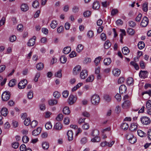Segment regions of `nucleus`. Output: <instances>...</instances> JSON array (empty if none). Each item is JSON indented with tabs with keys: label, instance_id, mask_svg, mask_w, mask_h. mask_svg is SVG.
I'll return each instance as SVG.
<instances>
[{
	"label": "nucleus",
	"instance_id": "nucleus-1",
	"mask_svg": "<svg viewBox=\"0 0 151 151\" xmlns=\"http://www.w3.org/2000/svg\"><path fill=\"white\" fill-rule=\"evenodd\" d=\"M126 137L127 139L128 140L129 143L133 144L137 141V139L132 133H127L126 134Z\"/></svg>",
	"mask_w": 151,
	"mask_h": 151
},
{
	"label": "nucleus",
	"instance_id": "nucleus-2",
	"mask_svg": "<svg viewBox=\"0 0 151 151\" xmlns=\"http://www.w3.org/2000/svg\"><path fill=\"white\" fill-rule=\"evenodd\" d=\"M91 101L92 104L97 105L99 103L100 98L99 96L96 94L93 95L91 98Z\"/></svg>",
	"mask_w": 151,
	"mask_h": 151
},
{
	"label": "nucleus",
	"instance_id": "nucleus-3",
	"mask_svg": "<svg viewBox=\"0 0 151 151\" xmlns=\"http://www.w3.org/2000/svg\"><path fill=\"white\" fill-rule=\"evenodd\" d=\"M99 133H91V135L93 137L91 141L93 142H98L101 141V138L99 136Z\"/></svg>",
	"mask_w": 151,
	"mask_h": 151
},
{
	"label": "nucleus",
	"instance_id": "nucleus-4",
	"mask_svg": "<svg viewBox=\"0 0 151 151\" xmlns=\"http://www.w3.org/2000/svg\"><path fill=\"white\" fill-rule=\"evenodd\" d=\"M10 95V93L9 91L4 92L2 94L1 97L3 101H7L9 99Z\"/></svg>",
	"mask_w": 151,
	"mask_h": 151
},
{
	"label": "nucleus",
	"instance_id": "nucleus-5",
	"mask_svg": "<svg viewBox=\"0 0 151 151\" xmlns=\"http://www.w3.org/2000/svg\"><path fill=\"white\" fill-rule=\"evenodd\" d=\"M140 121L144 124L147 125L150 122V120L148 117L146 116H142L140 118Z\"/></svg>",
	"mask_w": 151,
	"mask_h": 151
},
{
	"label": "nucleus",
	"instance_id": "nucleus-6",
	"mask_svg": "<svg viewBox=\"0 0 151 151\" xmlns=\"http://www.w3.org/2000/svg\"><path fill=\"white\" fill-rule=\"evenodd\" d=\"M27 81L25 79L21 81L18 84V87L19 89H22L24 88L27 83Z\"/></svg>",
	"mask_w": 151,
	"mask_h": 151
},
{
	"label": "nucleus",
	"instance_id": "nucleus-7",
	"mask_svg": "<svg viewBox=\"0 0 151 151\" xmlns=\"http://www.w3.org/2000/svg\"><path fill=\"white\" fill-rule=\"evenodd\" d=\"M148 19L146 17H144L142 18L140 23L141 26L142 27H145L147 26L148 23Z\"/></svg>",
	"mask_w": 151,
	"mask_h": 151
},
{
	"label": "nucleus",
	"instance_id": "nucleus-8",
	"mask_svg": "<svg viewBox=\"0 0 151 151\" xmlns=\"http://www.w3.org/2000/svg\"><path fill=\"white\" fill-rule=\"evenodd\" d=\"M148 72L147 71L145 70H141L139 73V77L143 78H145L147 77Z\"/></svg>",
	"mask_w": 151,
	"mask_h": 151
},
{
	"label": "nucleus",
	"instance_id": "nucleus-9",
	"mask_svg": "<svg viewBox=\"0 0 151 151\" xmlns=\"http://www.w3.org/2000/svg\"><path fill=\"white\" fill-rule=\"evenodd\" d=\"M36 37L35 36H34L33 38H31L27 43V45L29 46H33L35 43V41Z\"/></svg>",
	"mask_w": 151,
	"mask_h": 151
},
{
	"label": "nucleus",
	"instance_id": "nucleus-10",
	"mask_svg": "<svg viewBox=\"0 0 151 151\" xmlns=\"http://www.w3.org/2000/svg\"><path fill=\"white\" fill-rule=\"evenodd\" d=\"M81 69V67L78 65L76 66L73 69V73L75 75H77L78 74Z\"/></svg>",
	"mask_w": 151,
	"mask_h": 151
},
{
	"label": "nucleus",
	"instance_id": "nucleus-11",
	"mask_svg": "<svg viewBox=\"0 0 151 151\" xmlns=\"http://www.w3.org/2000/svg\"><path fill=\"white\" fill-rule=\"evenodd\" d=\"M127 88L126 86L124 84L122 85L119 87V93L121 94L125 93H126Z\"/></svg>",
	"mask_w": 151,
	"mask_h": 151
},
{
	"label": "nucleus",
	"instance_id": "nucleus-12",
	"mask_svg": "<svg viewBox=\"0 0 151 151\" xmlns=\"http://www.w3.org/2000/svg\"><path fill=\"white\" fill-rule=\"evenodd\" d=\"M76 98L73 95H70L68 99V102L69 104H73L76 101Z\"/></svg>",
	"mask_w": 151,
	"mask_h": 151
},
{
	"label": "nucleus",
	"instance_id": "nucleus-13",
	"mask_svg": "<svg viewBox=\"0 0 151 151\" xmlns=\"http://www.w3.org/2000/svg\"><path fill=\"white\" fill-rule=\"evenodd\" d=\"M88 76L87 72L86 70H83L80 73V77L82 79H85Z\"/></svg>",
	"mask_w": 151,
	"mask_h": 151
},
{
	"label": "nucleus",
	"instance_id": "nucleus-14",
	"mask_svg": "<svg viewBox=\"0 0 151 151\" xmlns=\"http://www.w3.org/2000/svg\"><path fill=\"white\" fill-rule=\"evenodd\" d=\"M1 114L4 116H6L8 113V109L6 107H3L1 111Z\"/></svg>",
	"mask_w": 151,
	"mask_h": 151
},
{
	"label": "nucleus",
	"instance_id": "nucleus-15",
	"mask_svg": "<svg viewBox=\"0 0 151 151\" xmlns=\"http://www.w3.org/2000/svg\"><path fill=\"white\" fill-rule=\"evenodd\" d=\"M63 125L60 122H58L56 123L54 126L53 128L57 130H60L62 129Z\"/></svg>",
	"mask_w": 151,
	"mask_h": 151
},
{
	"label": "nucleus",
	"instance_id": "nucleus-16",
	"mask_svg": "<svg viewBox=\"0 0 151 151\" xmlns=\"http://www.w3.org/2000/svg\"><path fill=\"white\" fill-rule=\"evenodd\" d=\"M130 105V103L129 100H126L122 104V107L124 108H127Z\"/></svg>",
	"mask_w": 151,
	"mask_h": 151
},
{
	"label": "nucleus",
	"instance_id": "nucleus-17",
	"mask_svg": "<svg viewBox=\"0 0 151 151\" xmlns=\"http://www.w3.org/2000/svg\"><path fill=\"white\" fill-rule=\"evenodd\" d=\"M21 9L22 11L26 12L29 9V7L26 4H23L21 5Z\"/></svg>",
	"mask_w": 151,
	"mask_h": 151
},
{
	"label": "nucleus",
	"instance_id": "nucleus-18",
	"mask_svg": "<svg viewBox=\"0 0 151 151\" xmlns=\"http://www.w3.org/2000/svg\"><path fill=\"white\" fill-rule=\"evenodd\" d=\"M137 127L136 124H132L129 127V130L131 132L136 131L137 130Z\"/></svg>",
	"mask_w": 151,
	"mask_h": 151
},
{
	"label": "nucleus",
	"instance_id": "nucleus-19",
	"mask_svg": "<svg viewBox=\"0 0 151 151\" xmlns=\"http://www.w3.org/2000/svg\"><path fill=\"white\" fill-rule=\"evenodd\" d=\"M113 75L115 76H118L120 74V70L118 69H115L112 71Z\"/></svg>",
	"mask_w": 151,
	"mask_h": 151
},
{
	"label": "nucleus",
	"instance_id": "nucleus-20",
	"mask_svg": "<svg viewBox=\"0 0 151 151\" xmlns=\"http://www.w3.org/2000/svg\"><path fill=\"white\" fill-rule=\"evenodd\" d=\"M100 8V4L99 2L94 1L93 3L92 8L95 9H98Z\"/></svg>",
	"mask_w": 151,
	"mask_h": 151
},
{
	"label": "nucleus",
	"instance_id": "nucleus-21",
	"mask_svg": "<svg viewBox=\"0 0 151 151\" xmlns=\"http://www.w3.org/2000/svg\"><path fill=\"white\" fill-rule=\"evenodd\" d=\"M58 101L55 99H51L49 100L48 104L50 105L53 106L57 104Z\"/></svg>",
	"mask_w": 151,
	"mask_h": 151
},
{
	"label": "nucleus",
	"instance_id": "nucleus-22",
	"mask_svg": "<svg viewBox=\"0 0 151 151\" xmlns=\"http://www.w3.org/2000/svg\"><path fill=\"white\" fill-rule=\"evenodd\" d=\"M121 127L124 131H126L128 129L129 125L127 123H123L122 124Z\"/></svg>",
	"mask_w": 151,
	"mask_h": 151
},
{
	"label": "nucleus",
	"instance_id": "nucleus-23",
	"mask_svg": "<svg viewBox=\"0 0 151 151\" xmlns=\"http://www.w3.org/2000/svg\"><path fill=\"white\" fill-rule=\"evenodd\" d=\"M71 49L70 47H67L64 48L63 50V52L65 54L69 53L71 51Z\"/></svg>",
	"mask_w": 151,
	"mask_h": 151
},
{
	"label": "nucleus",
	"instance_id": "nucleus-24",
	"mask_svg": "<svg viewBox=\"0 0 151 151\" xmlns=\"http://www.w3.org/2000/svg\"><path fill=\"white\" fill-rule=\"evenodd\" d=\"M127 83L129 85H132L133 84L134 80L132 77H129L127 78Z\"/></svg>",
	"mask_w": 151,
	"mask_h": 151
},
{
	"label": "nucleus",
	"instance_id": "nucleus-25",
	"mask_svg": "<svg viewBox=\"0 0 151 151\" xmlns=\"http://www.w3.org/2000/svg\"><path fill=\"white\" fill-rule=\"evenodd\" d=\"M43 68L44 65L41 63H38L36 65V68L39 70H41L43 69Z\"/></svg>",
	"mask_w": 151,
	"mask_h": 151
},
{
	"label": "nucleus",
	"instance_id": "nucleus-26",
	"mask_svg": "<svg viewBox=\"0 0 151 151\" xmlns=\"http://www.w3.org/2000/svg\"><path fill=\"white\" fill-rule=\"evenodd\" d=\"M63 112L65 115H68L70 113V111L68 107H65L63 109Z\"/></svg>",
	"mask_w": 151,
	"mask_h": 151
},
{
	"label": "nucleus",
	"instance_id": "nucleus-27",
	"mask_svg": "<svg viewBox=\"0 0 151 151\" xmlns=\"http://www.w3.org/2000/svg\"><path fill=\"white\" fill-rule=\"evenodd\" d=\"M111 44L110 42L109 41L107 40L104 43V48L106 49H108L111 47Z\"/></svg>",
	"mask_w": 151,
	"mask_h": 151
},
{
	"label": "nucleus",
	"instance_id": "nucleus-28",
	"mask_svg": "<svg viewBox=\"0 0 151 151\" xmlns=\"http://www.w3.org/2000/svg\"><path fill=\"white\" fill-rule=\"evenodd\" d=\"M122 52L124 55H127L129 53V50L127 47H125L123 48Z\"/></svg>",
	"mask_w": 151,
	"mask_h": 151
},
{
	"label": "nucleus",
	"instance_id": "nucleus-29",
	"mask_svg": "<svg viewBox=\"0 0 151 151\" xmlns=\"http://www.w3.org/2000/svg\"><path fill=\"white\" fill-rule=\"evenodd\" d=\"M45 127L46 129L49 130L52 129V125L50 122H48L45 124Z\"/></svg>",
	"mask_w": 151,
	"mask_h": 151
},
{
	"label": "nucleus",
	"instance_id": "nucleus-30",
	"mask_svg": "<svg viewBox=\"0 0 151 151\" xmlns=\"http://www.w3.org/2000/svg\"><path fill=\"white\" fill-rule=\"evenodd\" d=\"M138 47L140 50L143 49L145 47L144 42L143 41H140L138 44Z\"/></svg>",
	"mask_w": 151,
	"mask_h": 151
},
{
	"label": "nucleus",
	"instance_id": "nucleus-31",
	"mask_svg": "<svg viewBox=\"0 0 151 151\" xmlns=\"http://www.w3.org/2000/svg\"><path fill=\"white\" fill-rule=\"evenodd\" d=\"M58 25V23L57 21L53 20L50 24V26L53 29L55 28Z\"/></svg>",
	"mask_w": 151,
	"mask_h": 151
},
{
	"label": "nucleus",
	"instance_id": "nucleus-32",
	"mask_svg": "<svg viewBox=\"0 0 151 151\" xmlns=\"http://www.w3.org/2000/svg\"><path fill=\"white\" fill-rule=\"evenodd\" d=\"M42 145L43 148L45 150H47L49 147V143L47 142H44L42 143Z\"/></svg>",
	"mask_w": 151,
	"mask_h": 151
},
{
	"label": "nucleus",
	"instance_id": "nucleus-33",
	"mask_svg": "<svg viewBox=\"0 0 151 151\" xmlns=\"http://www.w3.org/2000/svg\"><path fill=\"white\" fill-rule=\"evenodd\" d=\"M104 63L106 65H109L111 62V59L109 58L105 59L104 60Z\"/></svg>",
	"mask_w": 151,
	"mask_h": 151
},
{
	"label": "nucleus",
	"instance_id": "nucleus-34",
	"mask_svg": "<svg viewBox=\"0 0 151 151\" xmlns=\"http://www.w3.org/2000/svg\"><path fill=\"white\" fill-rule=\"evenodd\" d=\"M146 107L147 110H150L151 109V101L149 100L146 103Z\"/></svg>",
	"mask_w": 151,
	"mask_h": 151
},
{
	"label": "nucleus",
	"instance_id": "nucleus-35",
	"mask_svg": "<svg viewBox=\"0 0 151 151\" xmlns=\"http://www.w3.org/2000/svg\"><path fill=\"white\" fill-rule=\"evenodd\" d=\"M83 48V46L82 44L78 45L76 48V51L78 52H81Z\"/></svg>",
	"mask_w": 151,
	"mask_h": 151
},
{
	"label": "nucleus",
	"instance_id": "nucleus-36",
	"mask_svg": "<svg viewBox=\"0 0 151 151\" xmlns=\"http://www.w3.org/2000/svg\"><path fill=\"white\" fill-rule=\"evenodd\" d=\"M127 32L129 35H132L134 34L135 31L132 28H129L127 29Z\"/></svg>",
	"mask_w": 151,
	"mask_h": 151
},
{
	"label": "nucleus",
	"instance_id": "nucleus-37",
	"mask_svg": "<svg viewBox=\"0 0 151 151\" xmlns=\"http://www.w3.org/2000/svg\"><path fill=\"white\" fill-rule=\"evenodd\" d=\"M68 140L70 141L73 140V133H67Z\"/></svg>",
	"mask_w": 151,
	"mask_h": 151
},
{
	"label": "nucleus",
	"instance_id": "nucleus-38",
	"mask_svg": "<svg viewBox=\"0 0 151 151\" xmlns=\"http://www.w3.org/2000/svg\"><path fill=\"white\" fill-rule=\"evenodd\" d=\"M67 59L65 56H62L60 58V60L62 63H65L67 61Z\"/></svg>",
	"mask_w": 151,
	"mask_h": 151
},
{
	"label": "nucleus",
	"instance_id": "nucleus-39",
	"mask_svg": "<svg viewBox=\"0 0 151 151\" xmlns=\"http://www.w3.org/2000/svg\"><path fill=\"white\" fill-rule=\"evenodd\" d=\"M129 26L132 27L134 28L136 25V23L132 21H130L128 22Z\"/></svg>",
	"mask_w": 151,
	"mask_h": 151
},
{
	"label": "nucleus",
	"instance_id": "nucleus-40",
	"mask_svg": "<svg viewBox=\"0 0 151 151\" xmlns=\"http://www.w3.org/2000/svg\"><path fill=\"white\" fill-rule=\"evenodd\" d=\"M39 6V3L37 0L34 1L32 4V6L34 8H36L38 7Z\"/></svg>",
	"mask_w": 151,
	"mask_h": 151
},
{
	"label": "nucleus",
	"instance_id": "nucleus-41",
	"mask_svg": "<svg viewBox=\"0 0 151 151\" xmlns=\"http://www.w3.org/2000/svg\"><path fill=\"white\" fill-rule=\"evenodd\" d=\"M63 115L62 114H59L56 117V119L58 121H61L63 118Z\"/></svg>",
	"mask_w": 151,
	"mask_h": 151
},
{
	"label": "nucleus",
	"instance_id": "nucleus-42",
	"mask_svg": "<svg viewBox=\"0 0 151 151\" xmlns=\"http://www.w3.org/2000/svg\"><path fill=\"white\" fill-rule=\"evenodd\" d=\"M142 10L145 12H147L148 11V5L146 3L143 4L142 5Z\"/></svg>",
	"mask_w": 151,
	"mask_h": 151
},
{
	"label": "nucleus",
	"instance_id": "nucleus-43",
	"mask_svg": "<svg viewBox=\"0 0 151 151\" xmlns=\"http://www.w3.org/2000/svg\"><path fill=\"white\" fill-rule=\"evenodd\" d=\"M87 36L89 38H91L93 36V32L92 31H89L87 34Z\"/></svg>",
	"mask_w": 151,
	"mask_h": 151
},
{
	"label": "nucleus",
	"instance_id": "nucleus-44",
	"mask_svg": "<svg viewBox=\"0 0 151 151\" xmlns=\"http://www.w3.org/2000/svg\"><path fill=\"white\" fill-rule=\"evenodd\" d=\"M94 79V76L93 75L89 76L86 80V82H92Z\"/></svg>",
	"mask_w": 151,
	"mask_h": 151
},
{
	"label": "nucleus",
	"instance_id": "nucleus-45",
	"mask_svg": "<svg viewBox=\"0 0 151 151\" xmlns=\"http://www.w3.org/2000/svg\"><path fill=\"white\" fill-rule=\"evenodd\" d=\"M88 141V139L87 138L84 137L82 138L81 140V143L82 145H84Z\"/></svg>",
	"mask_w": 151,
	"mask_h": 151
},
{
	"label": "nucleus",
	"instance_id": "nucleus-46",
	"mask_svg": "<svg viewBox=\"0 0 151 151\" xmlns=\"http://www.w3.org/2000/svg\"><path fill=\"white\" fill-rule=\"evenodd\" d=\"M101 57L100 56H99L96 58L94 62L95 63L96 65H97L99 63L101 60Z\"/></svg>",
	"mask_w": 151,
	"mask_h": 151
},
{
	"label": "nucleus",
	"instance_id": "nucleus-47",
	"mask_svg": "<svg viewBox=\"0 0 151 151\" xmlns=\"http://www.w3.org/2000/svg\"><path fill=\"white\" fill-rule=\"evenodd\" d=\"M12 147L13 148L17 149L18 147L19 146V144L18 142H14L12 144Z\"/></svg>",
	"mask_w": 151,
	"mask_h": 151
},
{
	"label": "nucleus",
	"instance_id": "nucleus-48",
	"mask_svg": "<svg viewBox=\"0 0 151 151\" xmlns=\"http://www.w3.org/2000/svg\"><path fill=\"white\" fill-rule=\"evenodd\" d=\"M64 27L62 26H60L57 29V31L58 33L63 32L64 31Z\"/></svg>",
	"mask_w": 151,
	"mask_h": 151
},
{
	"label": "nucleus",
	"instance_id": "nucleus-49",
	"mask_svg": "<svg viewBox=\"0 0 151 151\" xmlns=\"http://www.w3.org/2000/svg\"><path fill=\"white\" fill-rule=\"evenodd\" d=\"M30 120L29 118H27L24 121V123L25 125L27 126L30 124Z\"/></svg>",
	"mask_w": 151,
	"mask_h": 151
},
{
	"label": "nucleus",
	"instance_id": "nucleus-50",
	"mask_svg": "<svg viewBox=\"0 0 151 151\" xmlns=\"http://www.w3.org/2000/svg\"><path fill=\"white\" fill-rule=\"evenodd\" d=\"M15 80L12 79L9 82V85L10 87H13L15 84Z\"/></svg>",
	"mask_w": 151,
	"mask_h": 151
},
{
	"label": "nucleus",
	"instance_id": "nucleus-51",
	"mask_svg": "<svg viewBox=\"0 0 151 151\" xmlns=\"http://www.w3.org/2000/svg\"><path fill=\"white\" fill-rule=\"evenodd\" d=\"M82 115L87 118H88L90 117V114L86 111H84L82 113Z\"/></svg>",
	"mask_w": 151,
	"mask_h": 151
},
{
	"label": "nucleus",
	"instance_id": "nucleus-52",
	"mask_svg": "<svg viewBox=\"0 0 151 151\" xmlns=\"http://www.w3.org/2000/svg\"><path fill=\"white\" fill-rule=\"evenodd\" d=\"M22 140L24 143H27L29 141V138L27 136H24L22 138Z\"/></svg>",
	"mask_w": 151,
	"mask_h": 151
},
{
	"label": "nucleus",
	"instance_id": "nucleus-53",
	"mask_svg": "<svg viewBox=\"0 0 151 151\" xmlns=\"http://www.w3.org/2000/svg\"><path fill=\"white\" fill-rule=\"evenodd\" d=\"M70 120L68 117L65 118L63 120V122L65 125H68L69 123Z\"/></svg>",
	"mask_w": 151,
	"mask_h": 151
},
{
	"label": "nucleus",
	"instance_id": "nucleus-54",
	"mask_svg": "<svg viewBox=\"0 0 151 151\" xmlns=\"http://www.w3.org/2000/svg\"><path fill=\"white\" fill-rule=\"evenodd\" d=\"M61 71V70L60 69L56 73H55V76L56 77L61 78L62 77Z\"/></svg>",
	"mask_w": 151,
	"mask_h": 151
},
{
	"label": "nucleus",
	"instance_id": "nucleus-55",
	"mask_svg": "<svg viewBox=\"0 0 151 151\" xmlns=\"http://www.w3.org/2000/svg\"><path fill=\"white\" fill-rule=\"evenodd\" d=\"M38 124V122L35 120L32 121L30 125L32 127H35Z\"/></svg>",
	"mask_w": 151,
	"mask_h": 151
},
{
	"label": "nucleus",
	"instance_id": "nucleus-56",
	"mask_svg": "<svg viewBox=\"0 0 151 151\" xmlns=\"http://www.w3.org/2000/svg\"><path fill=\"white\" fill-rule=\"evenodd\" d=\"M142 17V14L140 13L135 18V20L137 22H139L140 21Z\"/></svg>",
	"mask_w": 151,
	"mask_h": 151
},
{
	"label": "nucleus",
	"instance_id": "nucleus-57",
	"mask_svg": "<svg viewBox=\"0 0 151 151\" xmlns=\"http://www.w3.org/2000/svg\"><path fill=\"white\" fill-rule=\"evenodd\" d=\"M104 98L105 101L108 102L110 101L111 99V97L108 95H105Z\"/></svg>",
	"mask_w": 151,
	"mask_h": 151
},
{
	"label": "nucleus",
	"instance_id": "nucleus-58",
	"mask_svg": "<svg viewBox=\"0 0 151 151\" xmlns=\"http://www.w3.org/2000/svg\"><path fill=\"white\" fill-rule=\"evenodd\" d=\"M69 95V92L67 90L64 91L63 93V97L66 98H67Z\"/></svg>",
	"mask_w": 151,
	"mask_h": 151
},
{
	"label": "nucleus",
	"instance_id": "nucleus-59",
	"mask_svg": "<svg viewBox=\"0 0 151 151\" xmlns=\"http://www.w3.org/2000/svg\"><path fill=\"white\" fill-rule=\"evenodd\" d=\"M118 12V11L117 9H113L111 11V14L112 16H114Z\"/></svg>",
	"mask_w": 151,
	"mask_h": 151
},
{
	"label": "nucleus",
	"instance_id": "nucleus-60",
	"mask_svg": "<svg viewBox=\"0 0 151 151\" xmlns=\"http://www.w3.org/2000/svg\"><path fill=\"white\" fill-rule=\"evenodd\" d=\"M40 72H38L36 74L35 77L34 79V81L35 82H37L38 81V78L40 77Z\"/></svg>",
	"mask_w": 151,
	"mask_h": 151
},
{
	"label": "nucleus",
	"instance_id": "nucleus-61",
	"mask_svg": "<svg viewBox=\"0 0 151 151\" xmlns=\"http://www.w3.org/2000/svg\"><path fill=\"white\" fill-rule=\"evenodd\" d=\"M91 14V12L90 11H87L83 13L84 17H88L90 16Z\"/></svg>",
	"mask_w": 151,
	"mask_h": 151
},
{
	"label": "nucleus",
	"instance_id": "nucleus-62",
	"mask_svg": "<svg viewBox=\"0 0 151 151\" xmlns=\"http://www.w3.org/2000/svg\"><path fill=\"white\" fill-rule=\"evenodd\" d=\"M33 93L32 91H30L28 92L27 94V97L29 99H32L33 97Z\"/></svg>",
	"mask_w": 151,
	"mask_h": 151
},
{
	"label": "nucleus",
	"instance_id": "nucleus-63",
	"mask_svg": "<svg viewBox=\"0 0 151 151\" xmlns=\"http://www.w3.org/2000/svg\"><path fill=\"white\" fill-rule=\"evenodd\" d=\"M101 39L103 41H105L106 39V36L105 34L102 33L101 35Z\"/></svg>",
	"mask_w": 151,
	"mask_h": 151
},
{
	"label": "nucleus",
	"instance_id": "nucleus-64",
	"mask_svg": "<svg viewBox=\"0 0 151 151\" xmlns=\"http://www.w3.org/2000/svg\"><path fill=\"white\" fill-rule=\"evenodd\" d=\"M82 128L84 129L87 130L89 128V125L88 123H85L82 126Z\"/></svg>",
	"mask_w": 151,
	"mask_h": 151
}]
</instances>
